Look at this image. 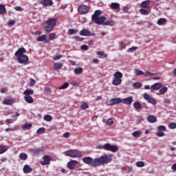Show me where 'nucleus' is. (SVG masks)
Instances as JSON below:
<instances>
[{"mask_svg":"<svg viewBox=\"0 0 176 176\" xmlns=\"http://www.w3.org/2000/svg\"><path fill=\"white\" fill-rule=\"evenodd\" d=\"M25 53H27V50H25V48H19L15 52V56L16 57L17 61L19 64H25V65H27L30 58H28V56L24 54Z\"/></svg>","mask_w":176,"mask_h":176,"instance_id":"1","label":"nucleus"},{"mask_svg":"<svg viewBox=\"0 0 176 176\" xmlns=\"http://www.w3.org/2000/svg\"><path fill=\"white\" fill-rule=\"evenodd\" d=\"M102 14V12H101V10H96L91 16V21L95 23V24H98V25H101V24H102V23L107 20L105 16H100Z\"/></svg>","mask_w":176,"mask_h":176,"instance_id":"2","label":"nucleus"},{"mask_svg":"<svg viewBox=\"0 0 176 176\" xmlns=\"http://www.w3.org/2000/svg\"><path fill=\"white\" fill-rule=\"evenodd\" d=\"M112 162V156L104 154L98 158L95 159L96 167L101 166V164H108Z\"/></svg>","mask_w":176,"mask_h":176,"instance_id":"3","label":"nucleus"},{"mask_svg":"<svg viewBox=\"0 0 176 176\" xmlns=\"http://www.w3.org/2000/svg\"><path fill=\"white\" fill-rule=\"evenodd\" d=\"M122 78H123V74H122V72H115L113 74L112 85H113V86H119V85H122Z\"/></svg>","mask_w":176,"mask_h":176,"instance_id":"4","label":"nucleus"},{"mask_svg":"<svg viewBox=\"0 0 176 176\" xmlns=\"http://www.w3.org/2000/svg\"><path fill=\"white\" fill-rule=\"evenodd\" d=\"M65 156H69V157H80L82 156V153L79 150H68L65 152Z\"/></svg>","mask_w":176,"mask_h":176,"instance_id":"5","label":"nucleus"},{"mask_svg":"<svg viewBox=\"0 0 176 176\" xmlns=\"http://www.w3.org/2000/svg\"><path fill=\"white\" fill-rule=\"evenodd\" d=\"M82 162H84L85 164L91 166V167H96V159H93L91 157H85L82 158Z\"/></svg>","mask_w":176,"mask_h":176,"instance_id":"6","label":"nucleus"},{"mask_svg":"<svg viewBox=\"0 0 176 176\" xmlns=\"http://www.w3.org/2000/svg\"><path fill=\"white\" fill-rule=\"evenodd\" d=\"M104 151H110L111 152L115 153L119 151V148H118V146H112L109 143H106L104 144Z\"/></svg>","mask_w":176,"mask_h":176,"instance_id":"7","label":"nucleus"},{"mask_svg":"<svg viewBox=\"0 0 176 176\" xmlns=\"http://www.w3.org/2000/svg\"><path fill=\"white\" fill-rule=\"evenodd\" d=\"M89 6L86 5H80L78 8L79 14H86L89 13Z\"/></svg>","mask_w":176,"mask_h":176,"instance_id":"8","label":"nucleus"},{"mask_svg":"<svg viewBox=\"0 0 176 176\" xmlns=\"http://www.w3.org/2000/svg\"><path fill=\"white\" fill-rule=\"evenodd\" d=\"M122 103V98H113L110 100L107 101V105H116Z\"/></svg>","mask_w":176,"mask_h":176,"instance_id":"9","label":"nucleus"},{"mask_svg":"<svg viewBox=\"0 0 176 176\" xmlns=\"http://www.w3.org/2000/svg\"><path fill=\"white\" fill-rule=\"evenodd\" d=\"M143 98H144L146 101L149 102V104H156V100H155V98H152V96H151L149 94L146 93L144 94Z\"/></svg>","mask_w":176,"mask_h":176,"instance_id":"10","label":"nucleus"},{"mask_svg":"<svg viewBox=\"0 0 176 176\" xmlns=\"http://www.w3.org/2000/svg\"><path fill=\"white\" fill-rule=\"evenodd\" d=\"M80 35H81V36H96L95 33L90 32V30L87 29L82 30L80 32Z\"/></svg>","mask_w":176,"mask_h":176,"instance_id":"11","label":"nucleus"},{"mask_svg":"<svg viewBox=\"0 0 176 176\" xmlns=\"http://www.w3.org/2000/svg\"><path fill=\"white\" fill-rule=\"evenodd\" d=\"M43 161L41 162L42 166H47V164H50V161L52 160V157L49 155L43 156Z\"/></svg>","mask_w":176,"mask_h":176,"instance_id":"12","label":"nucleus"},{"mask_svg":"<svg viewBox=\"0 0 176 176\" xmlns=\"http://www.w3.org/2000/svg\"><path fill=\"white\" fill-rule=\"evenodd\" d=\"M46 24L47 25H51L52 27H56V25L57 24V18H50L49 19Z\"/></svg>","mask_w":176,"mask_h":176,"instance_id":"13","label":"nucleus"},{"mask_svg":"<svg viewBox=\"0 0 176 176\" xmlns=\"http://www.w3.org/2000/svg\"><path fill=\"white\" fill-rule=\"evenodd\" d=\"M121 102L126 105H131L133 103V96H129L126 98L121 99Z\"/></svg>","mask_w":176,"mask_h":176,"instance_id":"14","label":"nucleus"},{"mask_svg":"<svg viewBox=\"0 0 176 176\" xmlns=\"http://www.w3.org/2000/svg\"><path fill=\"white\" fill-rule=\"evenodd\" d=\"M78 161L76 160H71L67 164V167L69 168V170H74L75 168V166L78 165Z\"/></svg>","mask_w":176,"mask_h":176,"instance_id":"15","label":"nucleus"},{"mask_svg":"<svg viewBox=\"0 0 176 176\" xmlns=\"http://www.w3.org/2000/svg\"><path fill=\"white\" fill-rule=\"evenodd\" d=\"M151 5V0H146L141 3V8L142 9H149Z\"/></svg>","mask_w":176,"mask_h":176,"instance_id":"16","label":"nucleus"},{"mask_svg":"<svg viewBox=\"0 0 176 176\" xmlns=\"http://www.w3.org/2000/svg\"><path fill=\"white\" fill-rule=\"evenodd\" d=\"M163 87V85L160 82H156L154 85H151V90H159L160 89H162Z\"/></svg>","mask_w":176,"mask_h":176,"instance_id":"17","label":"nucleus"},{"mask_svg":"<svg viewBox=\"0 0 176 176\" xmlns=\"http://www.w3.org/2000/svg\"><path fill=\"white\" fill-rule=\"evenodd\" d=\"M157 24L158 25H166V24H167V19L165 18H160L157 20Z\"/></svg>","mask_w":176,"mask_h":176,"instance_id":"18","label":"nucleus"},{"mask_svg":"<svg viewBox=\"0 0 176 176\" xmlns=\"http://www.w3.org/2000/svg\"><path fill=\"white\" fill-rule=\"evenodd\" d=\"M147 121L149 123H155V122H157V118L153 115H150L147 117Z\"/></svg>","mask_w":176,"mask_h":176,"instance_id":"19","label":"nucleus"},{"mask_svg":"<svg viewBox=\"0 0 176 176\" xmlns=\"http://www.w3.org/2000/svg\"><path fill=\"white\" fill-rule=\"evenodd\" d=\"M101 25H110V27H113V25H115V21L113 20L104 21Z\"/></svg>","mask_w":176,"mask_h":176,"instance_id":"20","label":"nucleus"},{"mask_svg":"<svg viewBox=\"0 0 176 176\" xmlns=\"http://www.w3.org/2000/svg\"><path fill=\"white\" fill-rule=\"evenodd\" d=\"M23 173L25 174H30V173H32V168L30 167L28 165H25L23 167Z\"/></svg>","mask_w":176,"mask_h":176,"instance_id":"21","label":"nucleus"},{"mask_svg":"<svg viewBox=\"0 0 176 176\" xmlns=\"http://www.w3.org/2000/svg\"><path fill=\"white\" fill-rule=\"evenodd\" d=\"M43 6H53V1L52 0H43L41 2Z\"/></svg>","mask_w":176,"mask_h":176,"instance_id":"22","label":"nucleus"},{"mask_svg":"<svg viewBox=\"0 0 176 176\" xmlns=\"http://www.w3.org/2000/svg\"><path fill=\"white\" fill-rule=\"evenodd\" d=\"M110 8L113 10H118V9H120V4L119 3H111Z\"/></svg>","mask_w":176,"mask_h":176,"instance_id":"23","label":"nucleus"},{"mask_svg":"<svg viewBox=\"0 0 176 176\" xmlns=\"http://www.w3.org/2000/svg\"><path fill=\"white\" fill-rule=\"evenodd\" d=\"M3 104L4 105H12V104H14V99H5Z\"/></svg>","mask_w":176,"mask_h":176,"instance_id":"24","label":"nucleus"},{"mask_svg":"<svg viewBox=\"0 0 176 176\" xmlns=\"http://www.w3.org/2000/svg\"><path fill=\"white\" fill-rule=\"evenodd\" d=\"M8 151V146L4 144H0V155H2V153H5Z\"/></svg>","mask_w":176,"mask_h":176,"instance_id":"25","label":"nucleus"},{"mask_svg":"<svg viewBox=\"0 0 176 176\" xmlns=\"http://www.w3.org/2000/svg\"><path fill=\"white\" fill-rule=\"evenodd\" d=\"M141 134H142L141 131H135L132 133V135L134 138H139V137H141Z\"/></svg>","mask_w":176,"mask_h":176,"instance_id":"26","label":"nucleus"},{"mask_svg":"<svg viewBox=\"0 0 176 176\" xmlns=\"http://www.w3.org/2000/svg\"><path fill=\"white\" fill-rule=\"evenodd\" d=\"M24 100L28 104H32L34 102V98L32 96H24Z\"/></svg>","mask_w":176,"mask_h":176,"instance_id":"27","label":"nucleus"},{"mask_svg":"<svg viewBox=\"0 0 176 176\" xmlns=\"http://www.w3.org/2000/svg\"><path fill=\"white\" fill-rule=\"evenodd\" d=\"M23 94L25 96H32V94H34V91H32V89H28L24 91Z\"/></svg>","mask_w":176,"mask_h":176,"instance_id":"28","label":"nucleus"},{"mask_svg":"<svg viewBox=\"0 0 176 176\" xmlns=\"http://www.w3.org/2000/svg\"><path fill=\"white\" fill-rule=\"evenodd\" d=\"M54 69L56 71H58L59 69H61L63 68V63H56L54 66Z\"/></svg>","mask_w":176,"mask_h":176,"instance_id":"29","label":"nucleus"},{"mask_svg":"<svg viewBox=\"0 0 176 176\" xmlns=\"http://www.w3.org/2000/svg\"><path fill=\"white\" fill-rule=\"evenodd\" d=\"M46 38H47V35L46 34H43L41 35V36H38L37 38H36V41L38 42H43V41H46Z\"/></svg>","mask_w":176,"mask_h":176,"instance_id":"30","label":"nucleus"},{"mask_svg":"<svg viewBox=\"0 0 176 176\" xmlns=\"http://www.w3.org/2000/svg\"><path fill=\"white\" fill-rule=\"evenodd\" d=\"M5 13H6V7L3 4H0V14H5Z\"/></svg>","mask_w":176,"mask_h":176,"instance_id":"31","label":"nucleus"},{"mask_svg":"<svg viewBox=\"0 0 176 176\" xmlns=\"http://www.w3.org/2000/svg\"><path fill=\"white\" fill-rule=\"evenodd\" d=\"M133 107L135 109H141V108H142V105L140 102H135L133 103Z\"/></svg>","mask_w":176,"mask_h":176,"instance_id":"32","label":"nucleus"},{"mask_svg":"<svg viewBox=\"0 0 176 176\" xmlns=\"http://www.w3.org/2000/svg\"><path fill=\"white\" fill-rule=\"evenodd\" d=\"M31 127H32V124H25L24 125L22 126V130H30Z\"/></svg>","mask_w":176,"mask_h":176,"instance_id":"33","label":"nucleus"},{"mask_svg":"<svg viewBox=\"0 0 176 176\" xmlns=\"http://www.w3.org/2000/svg\"><path fill=\"white\" fill-rule=\"evenodd\" d=\"M28 157V155H27V153H21L19 154V159H21V160H27Z\"/></svg>","mask_w":176,"mask_h":176,"instance_id":"34","label":"nucleus"},{"mask_svg":"<svg viewBox=\"0 0 176 176\" xmlns=\"http://www.w3.org/2000/svg\"><path fill=\"white\" fill-rule=\"evenodd\" d=\"M83 73V69L82 67H78L74 69V74L76 75H80Z\"/></svg>","mask_w":176,"mask_h":176,"instance_id":"35","label":"nucleus"},{"mask_svg":"<svg viewBox=\"0 0 176 176\" xmlns=\"http://www.w3.org/2000/svg\"><path fill=\"white\" fill-rule=\"evenodd\" d=\"M140 13H141V14H144V16H147V14H149L151 13V11H148L146 9L141 8L140 10Z\"/></svg>","mask_w":176,"mask_h":176,"instance_id":"36","label":"nucleus"},{"mask_svg":"<svg viewBox=\"0 0 176 176\" xmlns=\"http://www.w3.org/2000/svg\"><path fill=\"white\" fill-rule=\"evenodd\" d=\"M168 90V88H167V87H164L160 89V93L162 96H163V94H166V93H167Z\"/></svg>","mask_w":176,"mask_h":176,"instance_id":"37","label":"nucleus"},{"mask_svg":"<svg viewBox=\"0 0 176 176\" xmlns=\"http://www.w3.org/2000/svg\"><path fill=\"white\" fill-rule=\"evenodd\" d=\"M44 120H45V122H52L53 120V117L50 115H46L44 116Z\"/></svg>","mask_w":176,"mask_h":176,"instance_id":"38","label":"nucleus"},{"mask_svg":"<svg viewBox=\"0 0 176 176\" xmlns=\"http://www.w3.org/2000/svg\"><path fill=\"white\" fill-rule=\"evenodd\" d=\"M133 87H134L135 89H140V87H142V83L135 82L133 84Z\"/></svg>","mask_w":176,"mask_h":176,"instance_id":"39","label":"nucleus"},{"mask_svg":"<svg viewBox=\"0 0 176 176\" xmlns=\"http://www.w3.org/2000/svg\"><path fill=\"white\" fill-rule=\"evenodd\" d=\"M97 54L98 56H100V57H103L104 58L108 57V55L107 54H105V52H104L102 51L98 52Z\"/></svg>","mask_w":176,"mask_h":176,"instance_id":"40","label":"nucleus"},{"mask_svg":"<svg viewBox=\"0 0 176 176\" xmlns=\"http://www.w3.org/2000/svg\"><path fill=\"white\" fill-rule=\"evenodd\" d=\"M45 131H46V129H45L44 127H41L37 130L36 134H43Z\"/></svg>","mask_w":176,"mask_h":176,"instance_id":"41","label":"nucleus"},{"mask_svg":"<svg viewBox=\"0 0 176 176\" xmlns=\"http://www.w3.org/2000/svg\"><path fill=\"white\" fill-rule=\"evenodd\" d=\"M145 77H148V76H153L155 75H157L156 73H151V72H146L145 73H144V74Z\"/></svg>","mask_w":176,"mask_h":176,"instance_id":"42","label":"nucleus"},{"mask_svg":"<svg viewBox=\"0 0 176 176\" xmlns=\"http://www.w3.org/2000/svg\"><path fill=\"white\" fill-rule=\"evenodd\" d=\"M74 39H75V41H76V42H82V41H85V38L80 37L79 36H75L74 37Z\"/></svg>","mask_w":176,"mask_h":176,"instance_id":"43","label":"nucleus"},{"mask_svg":"<svg viewBox=\"0 0 176 176\" xmlns=\"http://www.w3.org/2000/svg\"><path fill=\"white\" fill-rule=\"evenodd\" d=\"M54 29V27L51 26L50 25H47V26L45 27V31H47V32H51V31H53Z\"/></svg>","mask_w":176,"mask_h":176,"instance_id":"44","label":"nucleus"},{"mask_svg":"<svg viewBox=\"0 0 176 176\" xmlns=\"http://www.w3.org/2000/svg\"><path fill=\"white\" fill-rule=\"evenodd\" d=\"M166 126H164V125H160V126H157L158 131H166Z\"/></svg>","mask_w":176,"mask_h":176,"instance_id":"45","label":"nucleus"},{"mask_svg":"<svg viewBox=\"0 0 176 176\" xmlns=\"http://www.w3.org/2000/svg\"><path fill=\"white\" fill-rule=\"evenodd\" d=\"M80 108L85 111V109H87V108H89V104L84 102L80 105Z\"/></svg>","mask_w":176,"mask_h":176,"instance_id":"46","label":"nucleus"},{"mask_svg":"<svg viewBox=\"0 0 176 176\" xmlns=\"http://www.w3.org/2000/svg\"><path fill=\"white\" fill-rule=\"evenodd\" d=\"M138 49V47H131L127 50V52L133 53V52H135V50H137Z\"/></svg>","mask_w":176,"mask_h":176,"instance_id":"47","label":"nucleus"},{"mask_svg":"<svg viewBox=\"0 0 176 176\" xmlns=\"http://www.w3.org/2000/svg\"><path fill=\"white\" fill-rule=\"evenodd\" d=\"M69 86L68 82H65L63 85L59 87V90H63L64 89H67Z\"/></svg>","mask_w":176,"mask_h":176,"instance_id":"48","label":"nucleus"},{"mask_svg":"<svg viewBox=\"0 0 176 176\" xmlns=\"http://www.w3.org/2000/svg\"><path fill=\"white\" fill-rule=\"evenodd\" d=\"M135 75H137V76L144 75V72L141 71V70L139 69H136L135 70Z\"/></svg>","mask_w":176,"mask_h":176,"instance_id":"49","label":"nucleus"},{"mask_svg":"<svg viewBox=\"0 0 176 176\" xmlns=\"http://www.w3.org/2000/svg\"><path fill=\"white\" fill-rule=\"evenodd\" d=\"M136 166L137 167H144V166H145V162L142 161L138 162H136Z\"/></svg>","mask_w":176,"mask_h":176,"instance_id":"50","label":"nucleus"},{"mask_svg":"<svg viewBox=\"0 0 176 176\" xmlns=\"http://www.w3.org/2000/svg\"><path fill=\"white\" fill-rule=\"evenodd\" d=\"M49 39L50 41H53V39H54V38H56V33H51L49 34Z\"/></svg>","mask_w":176,"mask_h":176,"instance_id":"51","label":"nucleus"},{"mask_svg":"<svg viewBox=\"0 0 176 176\" xmlns=\"http://www.w3.org/2000/svg\"><path fill=\"white\" fill-rule=\"evenodd\" d=\"M168 127H169V129H176V123L172 122V123L169 124Z\"/></svg>","mask_w":176,"mask_h":176,"instance_id":"52","label":"nucleus"},{"mask_svg":"<svg viewBox=\"0 0 176 176\" xmlns=\"http://www.w3.org/2000/svg\"><path fill=\"white\" fill-rule=\"evenodd\" d=\"M36 83V81H35V80H34L33 78H30V86L31 87H32V86H35Z\"/></svg>","mask_w":176,"mask_h":176,"instance_id":"53","label":"nucleus"},{"mask_svg":"<svg viewBox=\"0 0 176 176\" xmlns=\"http://www.w3.org/2000/svg\"><path fill=\"white\" fill-rule=\"evenodd\" d=\"M69 35H73V34H76V32H78V31H76V30L75 29H69L68 31Z\"/></svg>","mask_w":176,"mask_h":176,"instance_id":"54","label":"nucleus"},{"mask_svg":"<svg viewBox=\"0 0 176 176\" xmlns=\"http://www.w3.org/2000/svg\"><path fill=\"white\" fill-rule=\"evenodd\" d=\"M119 45H120L122 50H123V49H126V45L124 44L123 41H120Z\"/></svg>","mask_w":176,"mask_h":176,"instance_id":"55","label":"nucleus"},{"mask_svg":"<svg viewBox=\"0 0 176 176\" xmlns=\"http://www.w3.org/2000/svg\"><path fill=\"white\" fill-rule=\"evenodd\" d=\"M14 24H16V21H14V20H10L8 21V25L10 26V27H12V25H14Z\"/></svg>","mask_w":176,"mask_h":176,"instance_id":"56","label":"nucleus"},{"mask_svg":"<svg viewBox=\"0 0 176 176\" xmlns=\"http://www.w3.org/2000/svg\"><path fill=\"white\" fill-rule=\"evenodd\" d=\"M63 137H64V138H69V137H71V133L66 132L63 134Z\"/></svg>","mask_w":176,"mask_h":176,"instance_id":"57","label":"nucleus"},{"mask_svg":"<svg viewBox=\"0 0 176 176\" xmlns=\"http://www.w3.org/2000/svg\"><path fill=\"white\" fill-rule=\"evenodd\" d=\"M80 49L82 50H89V47L86 45H81Z\"/></svg>","mask_w":176,"mask_h":176,"instance_id":"58","label":"nucleus"},{"mask_svg":"<svg viewBox=\"0 0 176 176\" xmlns=\"http://www.w3.org/2000/svg\"><path fill=\"white\" fill-rule=\"evenodd\" d=\"M107 124L109 126H112V124H113V120L112 119H109L108 121H107Z\"/></svg>","mask_w":176,"mask_h":176,"instance_id":"59","label":"nucleus"},{"mask_svg":"<svg viewBox=\"0 0 176 176\" xmlns=\"http://www.w3.org/2000/svg\"><path fill=\"white\" fill-rule=\"evenodd\" d=\"M63 55H56V56L54 57V60H60V58H62Z\"/></svg>","mask_w":176,"mask_h":176,"instance_id":"60","label":"nucleus"},{"mask_svg":"<svg viewBox=\"0 0 176 176\" xmlns=\"http://www.w3.org/2000/svg\"><path fill=\"white\" fill-rule=\"evenodd\" d=\"M157 137H163L164 135V133L159 131L158 133H157Z\"/></svg>","mask_w":176,"mask_h":176,"instance_id":"61","label":"nucleus"},{"mask_svg":"<svg viewBox=\"0 0 176 176\" xmlns=\"http://www.w3.org/2000/svg\"><path fill=\"white\" fill-rule=\"evenodd\" d=\"M96 148L97 149H104V145L100 144V145H98Z\"/></svg>","mask_w":176,"mask_h":176,"instance_id":"62","label":"nucleus"},{"mask_svg":"<svg viewBox=\"0 0 176 176\" xmlns=\"http://www.w3.org/2000/svg\"><path fill=\"white\" fill-rule=\"evenodd\" d=\"M8 91V88H1V93H6Z\"/></svg>","mask_w":176,"mask_h":176,"instance_id":"63","label":"nucleus"},{"mask_svg":"<svg viewBox=\"0 0 176 176\" xmlns=\"http://www.w3.org/2000/svg\"><path fill=\"white\" fill-rule=\"evenodd\" d=\"M171 168L172 170H175V171H176V163L172 165Z\"/></svg>","mask_w":176,"mask_h":176,"instance_id":"64","label":"nucleus"}]
</instances>
